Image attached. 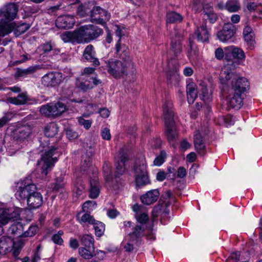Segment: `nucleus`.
<instances>
[{
  "mask_svg": "<svg viewBox=\"0 0 262 262\" xmlns=\"http://www.w3.org/2000/svg\"><path fill=\"white\" fill-rule=\"evenodd\" d=\"M56 148L51 147L48 151H47L41 156V159L38 162V165L41 169V173L46 176L54 166V164L57 161V158L54 156L56 155Z\"/></svg>",
  "mask_w": 262,
  "mask_h": 262,
  "instance_id": "8",
  "label": "nucleus"
},
{
  "mask_svg": "<svg viewBox=\"0 0 262 262\" xmlns=\"http://www.w3.org/2000/svg\"><path fill=\"white\" fill-rule=\"evenodd\" d=\"M236 62L228 60L222 68L220 80L223 84L231 83L230 92L243 95L249 88V82L247 78L239 77L235 73Z\"/></svg>",
  "mask_w": 262,
  "mask_h": 262,
  "instance_id": "1",
  "label": "nucleus"
},
{
  "mask_svg": "<svg viewBox=\"0 0 262 262\" xmlns=\"http://www.w3.org/2000/svg\"><path fill=\"white\" fill-rule=\"evenodd\" d=\"M136 242H132L130 238L128 237V239H126L123 242L122 245L126 251L131 252L134 249V244Z\"/></svg>",
  "mask_w": 262,
  "mask_h": 262,
  "instance_id": "53",
  "label": "nucleus"
},
{
  "mask_svg": "<svg viewBox=\"0 0 262 262\" xmlns=\"http://www.w3.org/2000/svg\"><path fill=\"white\" fill-rule=\"evenodd\" d=\"M58 132V127L56 123H51L48 124L45 129V134L46 137L52 138L54 137Z\"/></svg>",
  "mask_w": 262,
  "mask_h": 262,
  "instance_id": "38",
  "label": "nucleus"
},
{
  "mask_svg": "<svg viewBox=\"0 0 262 262\" xmlns=\"http://www.w3.org/2000/svg\"><path fill=\"white\" fill-rule=\"evenodd\" d=\"M101 136L104 140H109L111 138L110 129L107 128H104L102 130Z\"/></svg>",
  "mask_w": 262,
  "mask_h": 262,
  "instance_id": "60",
  "label": "nucleus"
},
{
  "mask_svg": "<svg viewBox=\"0 0 262 262\" xmlns=\"http://www.w3.org/2000/svg\"><path fill=\"white\" fill-rule=\"evenodd\" d=\"M85 190L84 185L82 180L78 179L76 180L74 185V192L77 196H80L82 194Z\"/></svg>",
  "mask_w": 262,
  "mask_h": 262,
  "instance_id": "44",
  "label": "nucleus"
},
{
  "mask_svg": "<svg viewBox=\"0 0 262 262\" xmlns=\"http://www.w3.org/2000/svg\"><path fill=\"white\" fill-rule=\"evenodd\" d=\"M79 33L78 29L73 32L67 31L61 34L60 37L64 42H77L78 43H81V40L79 38L80 35Z\"/></svg>",
  "mask_w": 262,
  "mask_h": 262,
  "instance_id": "23",
  "label": "nucleus"
},
{
  "mask_svg": "<svg viewBox=\"0 0 262 262\" xmlns=\"http://www.w3.org/2000/svg\"><path fill=\"white\" fill-rule=\"evenodd\" d=\"M203 6L202 0H194L192 3V9L195 12H198L201 10Z\"/></svg>",
  "mask_w": 262,
  "mask_h": 262,
  "instance_id": "59",
  "label": "nucleus"
},
{
  "mask_svg": "<svg viewBox=\"0 0 262 262\" xmlns=\"http://www.w3.org/2000/svg\"><path fill=\"white\" fill-rule=\"evenodd\" d=\"M135 181L138 186H144L150 183L144 157L137 160L134 166Z\"/></svg>",
  "mask_w": 262,
  "mask_h": 262,
  "instance_id": "7",
  "label": "nucleus"
},
{
  "mask_svg": "<svg viewBox=\"0 0 262 262\" xmlns=\"http://www.w3.org/2000/svg\"><path fill=\"white\" fill-rule=\"evenodd\" d=\"M195 34L199 41L206 42L208 40L209 32L206 28V22H203L200 27L197 28Z\"/></svg>",
  "mask_w": 262,
  "mask_h": 262,
  "instance_id": "25",
  "label": "nucleus"
},
{
  "mask_svg": "<svg viewBox=\"0 0 262 262\" xmlns=\"http://www.w3.org/2000/svg\"><path fill=\"white\" fill-rule=\"evenodd\" d=\"M194 145L196 151L201 155H204L205 145L200 133L196 132L194 135Z\"/></svg>",
  "mask_w": 262,
  "mask_h": 262,
  "instance_id": "31",
  "label": "nucleus"
},
{
  "mask_svg": "<svg viewBox=\"0 0 262 262\" xmlns=\"http://www.w3.org/2000/svg\"><path fill=\"white\" fill-rule=\"evenodd\" d=\"M215 56L219 60H221L223 58L224 53L222 48H219L216 49L215 51Z\"/></svg>",
  "mask_w": 262,
  "mask_h": 262,
  "instance_id": "64",
  "label": "nucleus"
},
{
  "mask_svg": "<svg viewBox=\"0 0 262 262\" xmlns=\"http://www.w3.org/2000/svg\"><path fill=\"white\" fill-rule=\"evenodd\" d=\"M101 82L100 80L94 79V77H90V76H89L83 77L82 81L77 84V86L83 91H86L100 84Z\"/></svg>",
  "mask_w": 262,
  "mask_h": 262,
  "instance_id": "15",
  "label": "nucleus"
},
{
  "mask_svg": "<svg viewBox=\"0 0 262 262\" xmlns=\"http://www.w3.org/2000/svg\"><path fill=\"white\" fill-rule=\"evenodd\" d=\"M145 226L144 225H136L133 229L132 232L128 234L132 242H137L140 237L144 235Z\"/></svg>",
  "mask_w": 262,
  "mask_h": 262,
  "instance_id": "24",
  "label": "nucleus"
},
{
  "mask_svg": "<svg viewBox=\"0 0 262 262\" xmlns=\"http://www.w3.org/2000/svg\"><path fill=\"white\" fill-rule=\"evenodd\" d=\"M241 8V5L238 0H228L225 4V9L230 12H235Z\"/></svg>",
  "mask_w": 262,
  "mask_h": 262,
  "instance_id": "34",
  "label": "nucleus"
},
{
  "mask_svg": "<svg viewBox=\"0 0 262 262\" xmlns=\"http://www.w3.org/2000/svg\"><path fill=\"white\" fill-rule=\"evenodd\" d=\"M38 229V227L37 225H31L27 230L24 231L23 237L33 236L37 233Z\"/></svg>",
  "mask_w": 262,
  "mask_h": 262,
  "instance_id": "46",
  "label": "nucleus"
},
{
  "mask_svg": "<svg viewBox=\"0 0 262 262\" xmlns=\"http://www.w3.org/2000/svg\"><path fill=\"white\" fill-rule=\"evenodd\" d=\"M100 13H102L103 15H106L107 16L106 11L105 10L102 9L98 6L93 7L90 14L92 22L93 23V18L97 17Z\"/></svg>",
  "mask_w": 262,
  "mask_h": 262,
  "instance_id": "48",
  "label": "nucleus"
},
{
  "mask_svg": "<svg viewBox=\"0 0 262 262\" xmlns=\"http://www.w3.org/2000/svg\"><path fill=\"white\" fill-rule=\"evenodd\" d=\"M182 16L175 12H169L166 15V21L168 23H173L182 20Z\"/></svg>",
  "mask_w": 262,
  "mask_h": 262,
  "instance_id": "42",
  "label": "nucleus"
},
{
  "mask_svg": "<svg viewBox=\"0 0 262 262\" xmlns=\"http://www.w3.org/2000/svg\"><path fill=\"white\" fill-rule=\"evenodd\" d=\"M63 8V7H62V4L60 3L56 6L49 7L47 9V10L48 11V13H53L57 12L58 10Z\"/></svg>",
  "mask_w": 262,
  "mask_h": 262,
  "instance_id": "62",
  "label": "nucleus"
},
{
  "mask_svg": "<svg viewBox=\"0 0 262 262\" xmlns=\"http://www.w3.org/2000/svg\"><path fill=\"white\" fill-rule=\"evenodd\" d=\"M24 227L19 222H14L9 228V232L16 237H23Z\"/></svg>",
  "mask_w": 262,
  "mask_h": 262,
  "instance_id": "29",
  "label": "nucleus"
},
{
  "mask_svg": "<svg viewBox=\"0 0 262 262\" xmlns=\"http://www.w3.org/2000/svg\"><path fill=\"white\" fill-rule=\"evenodd\" d=\"M236 32L235 26L232 23L225 24L222 29L217 33L218 39L222 42H225L230 40Z\"/></svg>",
  "mask_w": 262,
  "mask_h": 262,
  "instance_id": "11",
  "label": "nucleus"
},
{
  "mask_svg": "<svg viewBox=\"0 0 262 262\" xmlns=\"http://www.w3.org/2000/svg\"><path fill=\"white\" fill-rule=\"evenodd\" d=\"M240 252L237 251L232 253L226 262H237L239 260Z\"/></svg>",
  "mask_w": 262,
  "mask_h": 262,
  "instance_id": "58",
  "label": "nucleus"
},
{
  "mask_svg": "<svg viewBox=\"0 0 262 262\" xmlns=\"http://www.w3.org/2000/svg\"><path fill=\"white\" fill-rule=\"evenodd\" d=\"M229 95L226 99L228 109L239 110L243 105V95L229 91Z\"/></svg>",
  "mask_w": 262,
  "mask_h": 262,
  "instance_id": "12",
  "label": "nucleus"
},
{
  "mask_svg": "<svg viewBox=\"0 0 262 262\" xmlns=\"http://www.w3.org/2000/svg\"><path fill=\"white\" fill-rule=\"evenodd\" d=\"M204 12L205 13L204 16H206V18L208 19L211 23H213L216 20L217 18V15L213 13L212 10L206 12L204 10Z\"/></svg>",
  "mask_w": 262,
  "mask_h": 262,
  "instance_id": "57",
  "label": "nucleus"
},
{
  "mask_svg": "<svg viewBox=\"0 0 262 262\" xmlns=\"http://www.w3.org/2000/svg\"><path fill=\"white\" fill-rule=\"evenodd\" d=\"M92 6L93 5L90 3L80 5L77 9L78 14L82 17L91 14Z\"/></svg>",
  "mask_w": 262,
  "mask_h": 262,
  "instance_id": "35",
  "label": "nucleus"
},
{
  "mask_svg": "<svg viewBox=\"0 0 262 262\" xmlns=\"http://www.w3.org/2000/svg\"><path fill=\"white\" fill-rule=\"evenodd\" d=\"M186 170L184 167H180L177 171V177L180 178H183L186 176Z\"/></svg>",
  "mask_w": 262,
  "mask_h": 262,
  "instance_id": "61",
  "label": "nucleus"
},
{
  "mask_svg": "<svg viewBox=\"0 0 262 262\" xmlns=\"http://www.w3.org/2000/svg\"><path fill=\"white\" fill-rule=\"evenodd\" d=\"M199 89L201 92L200 97L202 100L205 102L211 100L212 91L211 87L208 88L204 82H201L199 84Z\"/></svg>",
  "mask_w": 262,
  "mask_h": 262,
  "instance_id": "26",
  "label": "nucleus"
},
{
  "mask_svg": "<svg viewBox=\"0 0 262 262\" xmlns=\"http://www.w3.org/2000/svg\"><path fill=\"white\" fill-rule=\"evenodd\" d=\"M170 102H165L164 104L163 114L166 127L165 134L168 140L171 143L177 136L176 128L173 121L174 113Z\"/></svg>",
  "mask_w": 262,
  "mask_h": 262,
  "instance_id": "4",
  "label": "nucleus"
},
{
  "mask_svg": "<svg viewBox=\"0 0 262 262\" xmlns=\"http://www.w3.org/2000/svg\"><path fill=\"white\" fill-rule=\"evenodd\" d=\"M36 190V185L32 182L31 179L26 178L19 183L15 196L20 201L26 200Z\"/></svg>",
  "mask_w": 262,
  "mask_h": 262,
  "instance_id": "9",
  "label": "nucleus"
},
{
  "mask_svg": "<svg viewBox=\"0 0 262 262\" xmlns=\"http://www.w3.org/2000/svg\"><path fill=\"white\" fill-rule=\"evenodd\" d=\"M103 171L104 172V178L105 180L107 182L111 181L113 179V177L111 173L109 164H105L103 166Z\"/></svg>",
  "mask_w": 262,
  "mask_h": 262,
  "instance_id": "52",
  "label": "nucleus"
},
{
  "mask_svg": "<svg viewBox=\"0 0 262 262\" xmlns=\"http://www.w3.org/2000/svg\"><path fill=\"white\" fill-rule=\"evenodd\" d=\"M99 194V188L98 182L95 180H91L90 197L92 199H96Z\"/></svg>",
  "mask_w": 262,
  "mask_h": 262,
  "instance_id": "37",
  "label": "nucleus"
},
{
  "mask_svg": "<svg viewBox=\"0 0 262 262\" xmlns=\"http://www.w3.org/2000/svg\"><path fill=\"white\" fill-rule=\"evenodd\" d=\"M62 81V76L58 72H50L45 75L41 79V83L47 87H53L58 85Z\"/></svg>",
  "mask_w": 262,
  "mask_h": 262,
  "instance_id": "13",
  "label": "nucleus"
},
{
  "mask_svg": "<svg viewBox=\"0 0 262 262\" xmlns=\"http://www.w3.org/2000/svg\"><path fill=\"white\" fill-rule=\"evenodd\" d=\"M106 14L103 15L102 13H100L97 17H94L93 18V23H95L98 24H100L102 25H104L106 24V22L110 19L111 14L106 11Z\"/></svg>",
  "mask_w": 262,
  "mask_h": 262,
  "instance_id": "43",
  "label": "nucleus"
},
{
  "mask_svg": "<svg viewBox=\"0 0 262 262\" xmlns=\"http://www.w3.org/2000/svg\"><path fill=\"white\" fill-rule=\"evenodd\" d=\"M75 20L72 15H66L59 16L56 20V26L61 29H70L74 26Z\"/></svg>",
  "mask_w": 262,
  "mask_h": 262,
  "instance_id": "14",
  "label": "nucleus"
},
{
  "mask_svg": "<svg viewBox=\"0 0 262 262\" xmlns=\"http://www.w3.org/2000/svg\"><path fill=\"white\" fill-rule=\"evenodd\" d=\"M96 203L93 201H86L82 206L83 212H89V210H93L95 208Z\"/></svg>",
  "mask_w": 262,
  "mask_h": 262,
  "instance_id": "55",
  "label": "nucleus"
},
{
  "mask_svg": "<svg viewBox=\"0 0 262 262\" xmlns=\"http://www.w3.org/2000/svg\"><path fill=\"white\" fill-rule=\"evenodd\" d=\"M18 7L15 3H9L0 9V37L10 33L15 28L12 21L16 17Z\"/></svg>",
  "mask_w": 262,
  "mask_h": 262,
  "instance_id": "2",
  "label": "nucleus"
},
{
  "mask_svg": "<svg viewBox=\"0 0 262 262\" xmlns=\"http://www.w3.org/2000/svg\"><path fill=\"white\" fill-rule=\"evenodd\" d=\"M94 154V150L91 146L89 148V151H86V153L82 156V161L81 165V171H85L89 168L92 162V156Z\"/></svg>",
  "mask_w": 262,
  "mask_h": 262,
  "instance_id": "28",
  "label": "nucleus"
},
{
  "mask_svg": "<svg viewBox=\"0 0 262 262\" xmlns=\"http://www.w3.org/2000/svg\"><path fill=\"white\" fill-rule=\"evenodd\" d=\"M115 34L116 35L119 37V39L115 47V53L118 54L120 52L127 51V48L125 47V46L121 45L120 44L121 38L122 35L121 30L120 28H117Z\"/></svg>",
  "mask_w": 262,
  "mask_h": 262,
  "instance_id": "40",
  "label": "nucleus"
},
{
  "mask_svg": "<svg viewBox=\"0 0 262 262\" xmlns=\"http://www.w3.org/2000/svg\"><path fill=\"white\" fill-rule=\"evenodd\" d=\"M198 88L196 84L191 82L187 85L186 92L188 102L189 104L194 102L198 96Z\"/></svg>",
  "mask_w": 262,
  "mask_h": 262,
  "instance_id": "27",
  "label": "nucleus"
},
{
  "mask_svg": "<svg viewBox=\"0 0 262 262\" xmlns=\"http://www.w3.org/2000/svg\"><path fill=\"white\" fill-rule=\"evenodd\" d=\"M83 77L90 76V77H93L94 79H97V75L95 73V69L91 67L85 68L82 74Z\"/></svg>",
  "mask_w": 262,
  "mask_h": 262,
  "instance_id": "54",
  "label": "nucleus"
},
{
  "mask_svg": "<svg viewBox=\"0 0 262 262\" xmlns=\"http://www.w3.org/2000/svg\"><path fill=\"white\" fill-rule=\"evenodd\" d=\"M76 219L81 225H92L95 219L87 212H80L76 215Z\"/></svg>",
  "mask_w": 262,
  "mask_h": 262,
  "instance_id": "30",
  "label": "nucleus"
},
{
  "mask_svg": "<svg viewBox=\"0 0 262 262\" xmlns=\"http://www.w3.org/2000/svg\"><path fill=\"white\" fill-rule=\"evenodd\" d=\"M167 202H164L154 207L152 212L153 219L158 216L160 214H166L168 213V211L166 208V207L167 206Z\"/></svg>",
  "mask_w": 262,
  "mask_h": 262,
  "instance_id": "36",
  "label": "nucleus"
},
{
  "mask_svg": "<svg viewBox=\"0 0 262 262\" xmlns=\"http://www.w3.org/2000/svg\"><path fill=\"white\" fill-rule=\"evenodd\" d=\"M30 26L29 24L24 23L18 26L17 31L20 33H24L30 28Z\"/></svg>",
  "mask_w": 262,
  "mask_h": 262,
  "instance_id": "63",
  "label": "nucleus"
},
{
  "mask_svg": "<svg viewBox=\"0 0 262 262\" xmlns=\"http://www.w3.org/2000/svg\"><path fill=\"white\" fill-rule=\"evenodd\" d=\"M31 134V128L29 126L20 127L16 130L15 134L20 140L27 138Z\"/></svg>",
  "mask_w": 262,
  "mask_h": 262,
  "instance_id": "39",
  "label": "nucleus"
},
{
  "mask_svg": "<svg viewBox=\"0 0 262 262\" xmlns=\"http://www.w3.org/2000/svg\"><path fill=\"white\" fill-rule=\"evenodd\" d=\"M24 245L21 241L14 242L13 239L9 236H4L0 238V254H6L12 251L14 256L18 255Z\"/></svg>",
  "mask_w": 262,
  "mask_h": 262,
  "instance_id": "5",
  "label": "nucleus"
},
{
  "mask_svg": "<svg viewBox=\"0 0 262 262\" xmlns=\"http://www.w3.org/2000/svg\"><path fill=\"white\" fill-rule=\"evenodd\" d=\"M19 216V209L18 208L0 209V232L2 231V226L7 224L11 220L17 221Z\"/></svg>",
  "mask_w": 262,
  "mask_h": 262,
  "instance_id": "10",
  "label": "nucleus"
},
{
  "mask_svg": "<svg viewBox=\"0 0 262 262\" xmlns=\"http://www.w3.org/2000/svg\"><path fill=\"white\" fill-rule=\"evenodd\" d=\"M78 30L81 43L90 42L98 38L103 33L101 28L94 25L82 26Z\"/></svg>",
  "mask_w": 262,
  "mask_h": 262,
  "instance_id": "6",
  "label": "nucleus"
},
{
  "mask_svg": "<svg viewBox=\"0 0 262 262\" xmlns=\"http://www.w3.org/2000/svg\"><path fill=\"white\" fill-rule=\"evenodd\" d=\"M79 254L82 256L83 258L85 259H90L92 258L94 255H99V258L103 259L104 257L105 253L102 251H96V252L94 251V249H93L91 248H86L83 247H81L79 249Z\"/></svg>",
  "mask_w": 262,
  "mask_h": 262,
  "instance_id": "21",
  "label": "nucleus"
},
{
  "mask_svg": "<svg viewBox=\"0 0 262 262\" xmlns=\"http://www.w3.org/2000/svg\"><path fill=\"white\" fill-rule=\"evenodd\" d=\"M116 54L123 61L110 59L106 62V67L109 74L114 78H119L127 74L131 60L128 51L120 52Z\"/></svg>",
  "mask_w": 262,
  "mask_h": 262,
  "instance_id": "3",
  "label": "nucleus"
},
{
  "mask_svg": "<svg viewBox=\"0 0 262 262\" xmlns=\"http://www.w3.org/2000/svg\"><path fill=\"white\" fill-rule=\"evenodd\" d=\"M42 195L36 190L26 200L28 207L30 209L39 208L42 204Z\"/></svg>",
  "mask_w": 262,
  "mask_h": 262,
  "instance_id": "16",
  "label": "nucleus"
},
{
  "mask_svg": "<svg viewBox=\"0 0 262 262\" xmlns=\"http://www.w3.org/2000/svg\"><path fill=\"white\" fill-rule=\"evenodd\" d=\"M166 157V152L162 150L160 152V154L159 156H158L154 161V165L160 166H161L164 162L165 159Z\"/></svg>",
  "mask_w": 262,
  "mask_h": 262,
  "instance_id": "50",
  "label": "nucleus"
},
{
  "mask_svg": "<svg viewBox=\"0 0 262 262\" xmlns=\"http://www.w3.org/2000/svg\"><path fill=\"white\" fill-rule=\"evenodd\" d=\"M92 225L95 229L96 235L99 237L102 236L105 230L104 225L102 222L96 220Z\"/></svg>",
  "mask_w": 262,
  "mask_h": 262,
  "instance_id": "45",
  "label": "nucleus"
},
{
  "mask_svg": "<svg viewBox=\"0 0 262 262\" xmlns=\"http://www.w3.org/2000/svg\"><path fill=\"white\" fill-rule=\"evenodd\" d=\"M245 40L247 42L249 48H253L255 43L254 39V34L244 36Z\"/></svg>",
  "mask_w": 262,
  "mask_h": 262,
  "instance_id": "56",
  "label": "nucleus"
},
{
  "mask_svg": "<svg viewBox=\"0 0 262 262\" xmlns=\"http://www.w3.org/2000/svg\"><path fill=\"white\" fill-rule=\"evenodd\" d=\"M80 241L81 244L85 248H92L94 249V239L92 235L90 234H85L81 237Z\"/></svg>",
  "mask_w": 262,
  "mask_h": 262,
  "instance_id": "41",
  "label": "nucleus"
},
{
  "mask_svg": "<svg viewBox=\"0 0 262 262\" xmlns=\"http://www.w3.org/2000/svg\"><path fill=\"white\" fill-rule=\"evenodd\" d=\"M85 116V115H83L82 116L78 117V122L79 124L80 125L83 126L85 129H89L92 125V120L91 119H85L84 118Z\"/></svg>",
  "mask_w": 262,
  "mask_h": 262,
  "instance_id": "49",
  "label": "nucleus"
},
{
  "mask_svg": "<svg viewBox=\"0 0 262 262\" xmlns=\"http://www.w3.org/2000/svg\"><path fill=\"white\" fill-rule=\"evenodd\" d=\"M40 112L42 115L46 116L49 117L53 116L51 104H47L41 106L40 108Z\"/></svg>",
  "mask_w": 262,
  "mask_h": 262,
  "instance_id": "51",
  "label": "nucleus"
},
{
  "mask_svg": "<svg viewBox=\"0 0 262 262\" xmlns=\"http://www.w3.org/2000/svg\"><path fill=\"white\" fill-rule=\"evenodd\" d=\"M135 217L138 222L140 223L139 225H144V226H145V224L148 220V216L147 213L142 212L136 213L135 214Z\"/></svg>",
  "mask_w": 262,
  "mask_h": 262,
  "instance_id": "47",
  "label": "nucleus"
},
{
  "mask_svg": "<svg viewBox=\"0 0 262 262\" xmlns=\"http://www.w3.org/2000/svg\"><path fill=\"white\" fill-rule=\"evenodd\" d=\"M29 99L27 94L25 93H20L17 97H9L8 102L15 105H22L27 102Z\"/></svg>",
  "mask_w": 262,
  "mask_h": 262,
  "instance_id": "33",
  "label": "nucleus"
},
{
  "mask_svg": "<svg viewBox=\"0 0 262 262\" xmlns=\"http://www.w3.org/2000/svg\"><path fill=\"white\" fill-rule=\"evenodd\" d=\"M50 104L53 116L61 115L67 110L66 105L61 102Z\"/></svg>",
  "mask_w": 262,
  "mask_h": 262,
  "instance_id": "32",
  "label": "nucleus"
},
{
  "mask_svg": "<svg viewBox=\"0 0 262 262\" xmlns=\"http://www.w3.org/2000/svg\"><path fill=\"white\" fill-rule=\"evenodd\" d=\"M128 159L127 155L123 151H120L117 157V164L115 177L122 174L126 169L125 162Z\"/></svg>",
  "mask_w": 262,
  "mask_h": 262,
  "instance_id": "19",
  "label": "nucleus"
},
{
  "mask_svg": "<svg viewBox=\"0 0 262 262\" xmlns=\"http://www.w3.org/2000/svg\"><path fill=\"white\" fill-rule=\"evenodd\" d=\"M83 57L88 61L92 62L95 66L100 64L99 59L96 57V52L92 45L86 46L83 52Z\"/></svg>",
  "mask_w": 262,
  "mask_h": 262,
  "instance_id": "17",
  "label": "nucleus"
},
{
  "mask_svg": "<svg viewBox=\"0 0 262 262\" xmlns=\"http://www.w3.org/2000/svg\"><path fill=\"white\" fill-rule=\"evenodd\" d=\"M182 35L179 32L176 33L175 37L172 38L170 43V49L175 56H178L182 50Z\"/></svg>",
  "mask_w": 262,
  "mask_h": 262,
  "instance_id": "20",
  "label": "nucleus"
},
{
  "mask_svg": "<svg viewBox=\"0 0 262 262\" xmlns=\"http://www.w3.org/2000/svg\"><path fill=\"white\" fill-rule=\"evenodd\" d=\"M226 57L228 54H231L234 58L238 60H244L245 54L244 52L240 48L234 46H228L225 48Z\"/></svg>",
  "mask_w": 262,
  "mask_h": 262,
  "instance_id": "22",
  "label": "nucleus"
},
{
  "mask_svg": "<svg viewBox=\"0 0 262 262\" xmlns=\"http://www.w3.org/2000/svg\"><path fill=\"white\" fill-rule=\"evenodd\" d=\"M159 195L160 193L158 189H152L142 195L140 199L143 204L150 205L156 202L158 200Z\"/></svg>",
  "mask_w": 262,
  "mask_h": 262,
  "instance_id": "18",
  "label": "nucleus"
}]
</instances>
